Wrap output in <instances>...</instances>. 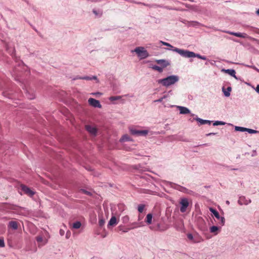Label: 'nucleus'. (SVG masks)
Segmentation results:
<instances>
[{
    "label": "nucleus",
    "instance_id": "obj_1",
    "mask_svg": "<svg viewBox=\"0 0 259 259\" xmlns=\"http://www.w3.org/2000/svg\"><path fill=\"white\" fill-rule=\"evenodd\" d=\"M179 77L176 75H172L167 76L162 79L157 80L159 84H161L162 86L168 88L171 85H174L179 80Z\"/></svg>",
    "mask_w": 259,
    "mask_h": 259
},
{
    "label": "nucleus",
    "instance_id": "obj_2",
    "mask_svg": "<svg viewBox=\"0 0 259 259\" xmlns=\"http://www.w3.org/2000/svg\"><path fill=\"white\" fill-rule=\"evenodd\" d=\"M174 52L178 53L181 56L187 58L197 57L199 59L205 60L206 57L204 56H201L198 54H195L193 52L188 50H182L179 48H175L173 50Z\"/></svg>",
    "mask_w": 259,
    "mask_h": 259
},
{
    "label": "nucleus",
    "instance_id": "obj_3",
    "mask_svg": "<svg viewBox=\"0 0 259 259\" xmlns=\"http://www.w3.org/2000/svg\"><path fill=\"white\" fill-rule=\"evenodd\" d=\"M132 52H135L137 54L138 57L141 60L145 59L149 56L147 51L142 47H137Z\"/></svg>",
    "mask_w": 259,
    "mask_h": 259
},
{
    "label": "nucleus",
    "instance_id": "obj_4",
    "mask_svg": "<svg viewBox=\"0 0 259 259\" xmlns=\"http://www.w3.org/2000/svg\"><path fill=\"white\" fill-rule=\"evenodd\" d=\"M210 211L214 215V216L220 221L219 224L222 226H224L225 223V219L224 217H221L219 212L214 208L210 207L209 208Z\"/></svg>",
    "mask_w": 259,
    "mask_h": 259
},
{
    "label": "nucleus",
    "instance_id": "obj_5",
    "mask_svg": "<svg viewBox=\"0 0 259 259\" xmlns=\"http://www.w3.org/2000/svg\"><path fill=\"white\" fill-rule=\"evenodd\" d=\"M181 205L180 211L181 212H186L187 208H188L189 203L188 200L186 198H182L180 201Z\"/></svg>",
    "mask_w": 259,
    "mask_h": 259
},
{
    "label": "nucleus",
    "instance_id": "obj_6",
    "mask_svg": "<svg viewBox=\"0 0 259 259\" xmlns=\"http://www.w3.org/2000/svg\"><path fill=\"white\" fill-rule=\"evenodd\" d=\"M223 32L227 33L231 35H234V36L238 37L247 38H250V39H252L254 40L257 41V39L251 38V37L249 36L247 34H246L245 33L234 32H231V31H223Z\"/></svg>",
    "mask_w": 259,
    "mask_h": 259
},
{
    "label": "nucleus",
    "instance_id": "obj_7",
    "mask_svg": "<svg viewBox=\"0 0 259 259\" xmlns=\"http://www.w3.org/2000/svg\"><path fill=\"white\" fill-rule=\"evenodd\" d=\"M130 131L132 135L137 136H146L148 133V130H137L134 128H130Z\"/></svg>",
    "mask_w": 259,
    "mask_h": 259
},
{
    "label": "nucleus",
    "instance_id": "obj_8",
    "mask_svg": "<svg viewBox=\"0 0 259 259\" xmlns=\"http://www.w3.org/2000/svg\"><path fill=\"white\" fill-rule=\"evenodd\" d=\"M123 97L133 98L134 97V95H130V94H126L123 96H111L109 98V100L111 101H114L120 100L121 101V102L122 103H125V100L122 99V97Z\"/></svg>",
    "mask_w": 259,
    "mask_h": 259
},
{
    "label": "nucleus",
    "instance_id": "obj_9",
    "mask_svg": "<svg viewBox=\"0 0 259 259\" xmlns=\"http://www.w3.org/2000/svg\"><path fill=\"white\" fill-rule=\"evenodd\" d=\"M88 102L91 106L94 107H98L99 108H101L102 107V105L100 104L99 101L96 100L94 98H89L88 100Z\"/></svg>",
    "mask_w": 259,
    "mask_h": 259
},
{
    "label": "nucleus",
    "instance_id": "obj_10",
    "mask_svg": "<svg viewBox=\"0 0 259 259\" xmlns=\"http://www.w3.org/2000/svg\"><path fill=\"white\" fill-rule=\"evenodd\" d=\"M85 128L91 135L95 136L97 135V130L95 127L88 125H86Z\"/></svg>",
    "mask_w": 259,
    "mask_h": 259
},
{
    "label": "nucleus",
    "instance_id": "obj_11",
    "mask_svg": "<svg viewBox=\"0 0 259 259\" xmlns=\"http://www.w3.org/2000/svg\"><path fill=\"white\" fill-rule=\"evenodd\" d=\"M21 190L28 196H32L34 194V192L26 186L21 185Z\"/></svg>",
    "mask_w": 259,
    "mask_h": 259
},
{
    "label": "nucleus",
    "instance_id": "obj_12",
    "mask_svg": "<svg viewBox=\"0 0 259 259\" xmlns=\"http://www.w3.org/2000/svg\"><path fill=\"white\" fill-rule=\"evenodd\" d=\"M177 108L179 110L180 113L181 114H187L190 113V110L187 107L177 106Z\"/></svg>",
    "mask_w": 259,
    "mask_h": 259
},
{
    "label": "nucleus",
    "instance_id": "obj_13",
    "mask_svg": "<svg viewBox=\"0 0 259 259\" xmlns=\"http://www.w3.org/2000/svg\"><path fill=\"white\" fill-rule=\"evenodd\" d=\"M221 71L223 72H225V73H226L230 75L231 76L234 77L236 79H237V77H236V76L235 75L236 72H235V70H234V69H222Z\"/></svg>",
    "mask_w": 259,
    "mask_h": 259
},
{
    "label": "nucleus",
    "instance_id": "obj_14",
    "mask_svg": "<svg viewBox=\"0 0 259 259\" xmlns=\"http://www.w3.org/2000/svg\"><path fill=\"white\" fill-rule=\"evenodd\" d=\"M36 240L38 244V246H42L46 244L47 242V240H44L42 237L39 236L36 237Z\"/></svg>",
    "mask_w": 259,
    "mask_h": 259
},
{
    "label": "nucleus",
    "instance_id": "obj_15",
    "mask_svg": "<svg viewBox=\"0 0 259 259\" xmlns=\"http://www.w3.org/2000/svg\"><path fill=\"white\" fill-rule=\"evenodd\" d=\"M155 61L157 64L161 65V67H162L163 68H165L169 65V63H168V62L167 61H166L165 60H163V59L156 60Z\"/></svg>",
    "mask_w": 259,
    "mask_h": 259
},
{
    "label": "nucleus",
    "instance_id": "obj_16",
    "mask_svg": "<svg viewBox=\"0 0 259 259\" xmlns=\"http://www.w3.org/2000/svg\"><path fill=\"white\" fill-rule=\"evenodd\" d=\"M117 224V221L116 217L115 216H112L108 224V227H109V226H114Z\"/></svg>",
    "mask_w": 259,
    "mask_h": 259
},
{
    "label": "nucleus",
    "instance_id": "obj_17",
    "mask_svg": "<svg viewBox=\"0 0 259 259\" xmlns=\"http://www.w3.org/2000/svg\"><path fill=\"white\" fill-rule=\"evenodd\" d=\"M209 230L210 233H213L214 234V235H216L219 233V232L220 231V228L216 226H213L210 228Z\"/></svg>",
    "mask_w": 259,
    "mask_h": 259
},
{
    "label": "nucleus",
    "instance_id": "obj_18",
    "mask_svg": "<svg viewBox=\"0 0 259 259\" xmlns=\"http://www.w3.org/2000/svg\"><path fill=\"white\" fill-rule=\"evenodd\" d=\"M222 91L225 96L228 97L230 96V92L232 91V88L231 87H228L226 90L224 87L222 88Z\"/></svg>",
    "mask_w": 259,
    "mask_h": 259
},
{
    "label": "nucleus",
    "instance_id": "obj_19",
    "mask_svg": "<svg viewBox=\"0 0 259 259\" xmlns=\"http://www.w3.org/2000/svg\"><path fill=\"white\" fill-rule=\"evenodd\" d=\"M195 119L196 121H197L198 122H199L200 123V124H210L211 122V121L210 120L202 119L199 117H196Z\"/></svg>",
    "mask_w": 259,
    "mask_h": 259
},
{
    "label": "nucleus",
    "instance_id": "obj_20",
    "mask_svg": "<svg viewBox=\"0 0 259 259\" xmlns=\"http://www.w3.org/2000/svg\"><path fill=\"white\" fill-rule=\"evenodd\" d=\"M244 198H240V199L238 201V203L240 205H242L243 204L248 205L249 203H250L251 202L250 200H245V201H243V200H244Z\"/></svg>",
    "mask_w": 259,
    "mask_h": 259
},
{
    "label": "nucleus",
    "instance_id": "obj_21",
    "mask_svg": "<svg viewBox=\"0 0 259 259\" xmlns=\"http://www.w3.org/2000/svg\"><path fill=\"white\" fill-rule=\"evenodd\" d=\"M9 226L14 230L18 229V223L16 221H11L9 223Z\"/></svg>",
    "mask_w": 259,
    "mask_h": 259
},
{
    "label": "nucleus",
    "instance_id": "obj_22",
    "mask_svg": "<svg viewBox=\"0 0 259 259\" xmlns=\"http://www.w3.org/2000/svg\"><path fill=\"white\" fill-rule=\"evenodd\" d=\"M131 140H132L131 138L128 135H124L120 139V142H125V141H130Z\"/></svg>",
    "mask_w": 259,
    "mask_h": 259
},
{
    "label": "nucleus",
    "instance_id": "obj_23",
    "mask_svg": "<svg viewBox=\"0 0 259 259\" xmlns=\"http://www.w3.org/2000/svg\"><path fill=\"white\" fill-rule=\"evenodd\" d=\"M152 214L151 213H148L146 216V222L147 224L150 225L152 224Z\"/></svg>",
    "mask_w": 259,
    "mask_h": 259
},
{
    "label": "nucleus",
    "instance_id": "obj_24",
    "mask_svg": "<svg viewBox=\"0 0 259 259\" xmlns=\"http://www.w3.org/2000/svg\"><path fill=\"white\" fill-rule=\"evenodd\" d=\"M151 68L155 70L158 71L159 72H162L164 68L162 67L158 66L157 65L152 66Z\"/></svg>",
    "mask_w": 259,
    "mask_h": 259
},
{
    "label": "nucleus",
    "instance_id": "obj_25",
    "mask_svg": "<svg viewBox=\"0 0 259 259\" xmlns=\"http://www.w3.org/2000/svg\"><path fill=\"white\" fill-rule=\"evenodd\" d=\"M159 42L162 44L164 46H166L167 47H168L169 48L168 49L169 50H171L172 49V50L173 51V50L174 49H175L176 48H174L173 46H172L170 44H169V43H167V42H164V41H163L162 40H160L159 41Z\"/></svg>",
    "mask_w": 259,
    "mask_h": 259
},
{
    "label": "nucleus",
    "instance_id": "obj_26",
    "mask_svg": "<svg viewBox=\"0 0 259 259\" xmlns=\"http://www.w3.org/2000/svg\"><path fill=\"white\" fill-rule=\"evenodd\" d=\"M81 223L79 221H77L72 224V228L74 229H79L81 227Z\"/></svg>",
    "mask_w": 259,
    "mask_h": 259
},
{
    "label": "nucleus",
    "instance_id": "obj_27",
    "mask_svg": "<svg viewBox=\"0 0 259 259\" xmlns=\"http://www.w3.org/2000/svg\"><path fill=\"white\" fill-rule=\"evenodd\" d=\"M201 24L197 21H190L188 22V25L189 26H196L200 25Z\"/></svg>",
    "mask_w": 259,
    "mask_h": 259
},
{
    "label": "nucleus",
    "instance_id": "obj_28",
    "mask_svg": "<svg viewBox=\"0 0 259 259\" xmlns=\"http://www.w3.org/2000/svg\"><path fill=\"white\" fill-rule=\"evenodd\" d=\"M247 128L243 127H240V126H235V130L237 131H240V132H246Z\"/></svg>",
    "mask_w": 259,
    "mask_h": 259
},
{
    "label": "nucleus",
    "instance_id": "obj_29",
    "mask_svg": "<svg viewBox=\"0 0 259 259\" xmlns=\"http://www.w3.org/2000/svg\"><path fill=\"white\" fill-rule=\"evenodd\" d=\"M177 189H178L179 191H180L181 192L188 193V190L185 187L179 186Z\"/></svg>",
    "mask_w": 259,
    "mask_h": 259
},
{
    "label": "nucleus",
    "instance_id": "obj_30",
    "mask_svg": "<svg viewBox=\"0 0 259 259\" xmlns=\"http://www.w3.org/2000/svg\"><path fill=\"white\" fill-rule=\"evenodd\" d=\"M145 205L140 204L138 207V210L140 212H142L144 210Z\"/></svg>",
    "mask_w": 259,
    "mask_h": 259
},
{
    "label": "nucleus",
    "instance_id": "obj_31",
    "mask_svg": "<svg viewBox=\"0 0 259 259\" xmlns=\"http://www.w3.org/2000/svg\"><path fill=\"white\" fill-rule=\"evenodd\" d=\"M187 237L190 240L192 241V242H196V241L194 240V237L192 234H188Z\"/></svg>",
    "mask_w": 259,
    "mask_h": 259
},
{
    "label": "nucleus",
    "instance_id": "obj_32",
    "mask_svg": "<svg viewBox=\"0 0 259 259\" xmlns=\"http://www.w3.org/2000/svg\"><path fill=\"white\" fill-rule=\"evenodd\" d=\"M129 217L127 215H125L122 218V220L123 223H127L129 221Z\"/></svg>",
    "mask_w": 259,
    "mask_h": 259
},
{
    "label": "nucleus",
    "instance_id": "obj_33",
    "mask_svg": "<svg viewBox=\"0 0 259 259\" xmlns=\"http://www.w3.org/2000/svg\"><path fill=\"white\" fill-rule=\"evenodd\" d=\"M225 124V123L223 121H215L214 122H213V125L216 126L219 125H224Z\"/></svg>",
    "mask_w": 259,
    "mask_h": 259
},
{
    "label": "nucleus",
    "instance_id": "obj_34",
    "mask_svg": "<svg viewBox=\"0 0 259 259\" xmlns=\"http://www.w3.org/2000/svg\"><path fill=\"white\" fill-rule=\"evenodd\" d=\"M246 130H247L246 132H247L249 134H256L258 132L257 131L250 129V128H247Z\"/></svg>",
    "mask_w": 259,
    "mask_h": 259
},
{
    "label": "nucleus",
    "instance_id": "obj_35",
    "mask_svg": "<svg viewBox=\"0 0 259 259\" xmlns=\"http://www.w3.org/2000/svg\"><path fill=\"white\" fill-rule=\"evenodd\" d=\"M167 97V96L164 95L163 97H162L161 98H160V99L154 101V102H161L163 99L166 98Z\"/></svg>",
    "mask_w": 259,
    "mask_h": 259
},
{
    "label": "nucleus",
    "instance_id": "obj_36",
    "mask_svg": "<svg viewBox=\"0 0 259 259\" xmlns=\"http://www.w3.org/2000/svg\"><path fill=\"white\" fill-rule=\"evenodd\" d=\"M105 220L103 219H100L99 221V225L100 227H102L105 224Z\"/></svg>",
    "mask_w": 259,
    "mask_h": 259
},
{
    "label": "nucleus",
    "instance_id": "obj_37",
    "mask_svg": "<svg viewBox=\"0 0 259 259\" xmlns=\"http://www.w3.org/2000/svg\"><path fill=\"white\" fill-rule=\"evenodd\" d=\"M80 191L81 193H83V194H85L88 195H91V193L90 192H89V191H87V190H84V189H81V190H80Z\"/></svg>",
    "mask_w": 259,
    "mask_h": 259
},
{
    "label": "nucleus",
    "instance_id": "obj_38",
    "mask_svg": "<svg viewBox=\"0 0 259 259\" xmlns=\"http://www.w3.org/2000/svg\"><path fill=\"white\" fill-rule=\"evenodd\" d=\"M245 66L246 67H248L251 68L253 69L254 70H256V71H257L258 72H259V69L258 68H257L255 66H253V65L250 66V65H245Z\"/></svg>",
    "mask_w": 259,
    "mask_h": 259
},
{
    "label": "nucleus",
    "instance_id": "obj_39",
    "mask_svg": "<svg viewBox=\"0 0 259 259\" xmlns=\"http://www.w3.org/2000/svg\"><path fill=\"white\" fill-rule=\"evenodd\" d=\"M78 78L84 80H92V78L89 76L79 77Z\"/></svg>",
    "mask_w": 259,
    "mask_h": 259
},
{
    "label": "nucleus",
    "instance_id": "obj_40",
    "mask_svg": "<svg viewBox=\"0 0 259 259\" xmlns=\"http://www.w3.org/2000/svg\"><path fill=\"white\" fill-rule=\"evenodd\" d=\"M5 246L4 240L0 239V247H4Z\"/></svg>",
    "mask_w": 259,
    "mask_h": 259
},
{
    "label": "nucleus",
    "instance_id": "obj_41",
    "mask_svg": "<svg viewBox=\"0 0 259 259\" xmlns=\"http://www.w3.org/2000/svg\"><path fill=\"white\" fill-rule=\"evenodd\" d=\"M71 233L69 231H67L66 234V238L68 239L70 237Z\"/></svg>",
    "mask_w": 259,
    "mask_h": 259
},
{
    "label": "nucleus",
    "instance_id": "obj_42",
    "mask_svg": "<svg viewBox=\"0 0 259 259\" xmlns=\"http://www.w3.org/2000/svg\"><path fill=\"white\" fill-rule=\"evenodd\" d=\"M59 233L61 236H63L65 234V231L63 229H60L59 231Z\"/></svg>",
    "mask_w": 259,
    "mask_h": 259
},
{
    "label": "nucleus",
    "instance_id": "obj_43",
    "mask_svg": "<svg viewBox=\"0 0 259 259\" xmlns=\"http://www.w3.org/2000/svg\"><path fill=\"white\" fill-rule=\"evenodd\" d=\"M91 77L92 78V79H94V80H97V82H98V81H99V80H98V78H97V76H93L92 77Z\"/></svg>",
    "mask_w": 259,
    "mask_h": 259
},
{
    "label": "nucleus",
    "instance_id": "obj_44",
    "mask_svg": "<svg viewBox=\"0 0 259 259\" xmlns=\"http://www.w3.org/2000/svg\"><path fill=\"white\" fill-rule=\"evenodd\" d=\"M253 31L256 33H257V34H259V29L255 28L254 29Z\"/></svg>",
    "mask_w": 259,
    "mask_h": 259
},
{
    "label": "nucleus",
    "instance_id": "obj_45",
    "mask_svg": "<svg viewBox=\"0 0 259 259\" xmlns=\"http://www.w3.org/2000/svg\"><path fill=\"white\" fill-rule=\"evenodd\" d=\"M255 91L256 92L259 93V85H257L256 87Z\"/></svg>",
    "mask_w": 259,
    "mask_h": 259
},
{
    "label": "nucleus",
    "instance_id": "obj_46",
    "mask_svg": "<svg viewBox=\"0 0 259 259\" xmlns=\"http://www.w3.org/2000/svg\"><path fill=\"white\" fill-rule=\"evenodd\" d=\"M215 135V133H209L208 134H207L206 135L207 136H210V135Z\"/></svg>",
    "mask_w": 259,
    "mask_h": 259
},
{
    "label": "nucleus",
    "instance_id": "obj_47",
    "mask_svg": "<svg viewBox=\"0 0 259 259\" xmlns=\"http://www.w3.org/2000/svg\"><path fill=\"white\" fill-rule=\"evenodd\" d=\"M93 94V95H101V93H99V92H98V93H94Z\"/></svg>",
    "mask_w": 259,
    "mask_h": 259
},
{
    "label": "nucleus",
    "instance_id": "obj_48",
    "mask_svg": "<svg viewBox=\"0 0 259 259\" xmlns=\"http://www.w3.org/2000/svg\"><path fill=\"white\" fill-rule=\"evenodd\" d=\"M28 98L30 99H33L34 98V96H32L31 97H28Z\"/></svg>",
    "mask_w": 259,
    "mask_h": 259
},
{
    "label": "nucleus",
    "instance_id": "obj_49",
    "mask_svg": "<svg viewBox=\"0 0 259 259\" xmlns=\"http://www.w3.org/2000/svg\"><path fill=\"white\" fill-rule=\"evenodd\" d=\"M256 14L259 15V9L256 11Z\"/></svg>",
    "mask_w": 259,
    "mask_h": 259
},
{
    "label": "nucleus",
    "instance_id": "obj_50",
    "mask_svg": "<svg viewBox=\"0 0 259 259\" xmlns=\"http://www.w3.org/2000/svg\"><path fill=\"white\" fill-rule=\"evenodd\" d=\"M226 203H227V204H229V201H226Z\"/></svg>",
    "mask_w": 259,
    "mask_h": 259
},
{
    "label": "nucleus",
    "instance_id": "obj_51",
    "mask_svg": "<svg viewBox=\"0 0 259 259\" xmlns=\"http://www.w3.org/2000/svg\"><path fill=\"white\" fill-rule=\"evenodd\" d=\"M141 217H139V220H141Z\"/></svg>",
    "mask_w": 259,
    "mask_h": 259
},
{
    "label": "nucleus",
    "instance_id": "obj_52",
    "mask_svg": "<svg viewBox=\"0 0 259 259\" xmlns=\"http://www.w3.org/2000/svg\"><path fill=\"white\" fill-rule=\"evenodd\" d=\"M141 217H139V220H141Z\"/></svg>",
    "mask_w": 259,
    "mask_h": 259
},
{
    "label": "nucleus",
    "instance_id": "obj_53",
    "mask_svg": "<svg viewBox=\"0 0 259 259\" xmlns=\"http://www.w3.org/2000/svg\"><path fill=\"white\" fill-rule=\"evenodd\" d=\"M124 232H126L127 231L126 230H125V231H123Z\"/></svg>",
    "mask_w": 259,
    "mask_h": 259
},
{
    "label": "nucleus",
    "instance_id": "obj_54",
    "mask_svg": "<svg viewBox=\"0 0 259 259\" xmlns=\"http://www.w3.org/2000/svg\"><path fill=\"white\" fill-rule=\"evenodd\" d=\"M191 115H192V116H194V114H191Z\"/></svg>",
    "mask_w": 259,
    "mask_h": 259
},
{
    "label": "nucleus",
    "instance_id": "obj_55",
    "mask_svg": "<svg viewBox=\"0 0 259 259\" xmlns=\"http://www.w3.org/2000/svg\"><path fill=\"white\" fill-rule=\"evenodd\" d=\"M258 223L259 224V220H258Z\"/></svg>",
    "mask_w": 259,
    "mask_h": 259
}]
</instances>
